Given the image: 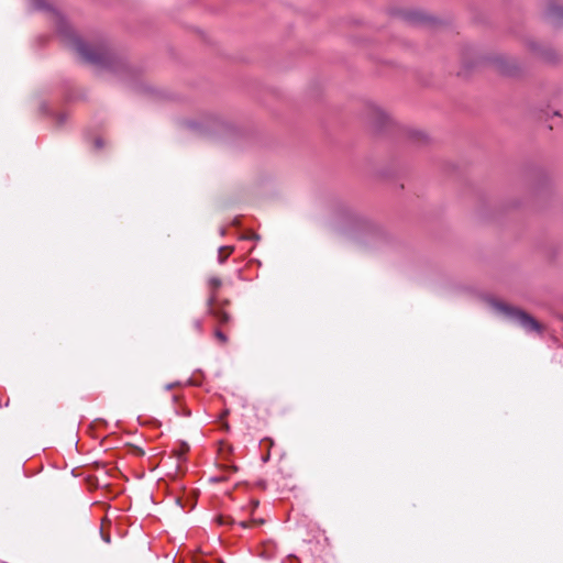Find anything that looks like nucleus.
Listing matches in <instances>:
<instances>
[{"instance_id":"f257e3e1","label":"nucleus","mask_w":563,"mask_h":563,"mask_svg":"<svg viewBox=\"0 0 563 563\" xmlns=\"http://www.w3.org/2000/svg\"><path fill=\"white\" fill-rule=\"evenodd\" d=\"M66 45L86 63L103 65L108 60V53L102 47H92L82 42L76 34H65Z\"/></svg>"},{"instance_id":"f03ea898","label":"nucleus","mask_w":563,"mask_h":563,"mask_svg":"<svg viewBox=\"0 0 563 563\" xmlns=\"http://www.w3.org/2000/svg\"><path fill=\"white\" fill-rule=\"evenodd\" d=\"M495 307L506 316L516 320L527 332H542V325L527 312L503 302H496Z\"/></svg>"},{"instance_id":"7ed1b4c3","label":"nucleus","mask_w":563,"mask_h":563,"mask_svg":"<svg viewBox=\"0 0 563 563\" xmlns=\"http://www.w3.org/2000/svg\"><path fill=\"white\" fill-rule=\"evenodd\" d=\"M228 303V300L220 301L218 296L212 292L207 299V313L213 317L219 323L225 324L231 320L230 314L224 309V306Z\"/></svg>"},{"instance_id":"20e7f679","label":"nucleus","mask_w":563,"mask_h":563,"mask_svg":"<svg viewBox=\"0 0 563 563\" xmlns=\"http://www.w3.org/2000/svg\"><path fill=\"white\" fill-rule=\"evenodd\" d=\"M367 120L373 126L379 129L388 121V115L379 107L372 106L367 111Z\"/></svg>"},{"instance_id":"39448f33","label":"nucleus","mask_w":563,"mask_h":563,"mask_svg":"<svg viewBox=\"0 0 563 563\" xmlns=\"http://www.w3.org/2000/svg\"><path fill=\"white\" fill-rule=\"evenodd\" d=\"M547 18L552 25H561L563 24V7L553 5L549 8Z\"/></svg>"},{"instance_id":"423d86ee","label":"nucleus","mask_w":563,"mask_h":563,"mask_svg":"<svg viewBox=\"0 0 563 563\" xmlns=\"http://www.w3.org/2000/svg\"><path fill=\"white\" fill-rule=\"evenodd\" d=\"M222 282L218 277H210L208 280L210 295L214 292L217 295L218 289L221 287Z\"/></svg>"},{"instance_id":"0eeeda50","label":"nucleus","mask_w":563,"mask_h":563,"mask_svg":"<svg viewBox=\"0 0 563 563\" xmlns=\"http://www.w3.org/2000/svg\"><path fill=\"white\" fill-rule=\"evenodd\" d=\"M408 21L413 23V24H420V23H423L426 22L428 19L422 15L421 13H410L408 16H407Z\"/></svg>"},{"instance_id":"6e6552de","label":"nucleus","mask_w":563,"mask_h":563,"mask_svg":"<svg viewBox=\"0 0 563 563\" xmlns=\"http://www.w3.org/2000/svg\"><path fill=\"white\" fill-rule=\"evenodd\" d=\"M231 251H232V249L225 247V246H221L219 249V263L220 264H223L225 262V260L230 255Z\"/></svg>"},{"instance_id":"1a4fd4ad","label":"nucleus","mask_w":563,"mask_h":563,"mask_svg":"<svg viewBox=\"0 0 563 563\" xmlns=\"http://www.w3.org/2000/svg\"><path fill=\"white\" fill-rule=\"evenodd\" d=\"M264 523V520L263 519H253L251 522H247V521H241L239 525L242 527V528H249L251 526H260V525H263Z\"/></svg>"},{"instance_id":"9d476101","label":"nucleus","mask_w":563,"mask_h":563,"mask_svg":"<svg viewBox=\"0 0 563 563\" xmlns=\"http://www.w3.org/2000/svg\"><path fill=\"white\" fill-rule=\"evenodd\" d=\"M214 336L222 344H225L228 342V336L220 330L214 331Z\"/></svg>"},{"instance_id":"9b49d317","label":"nucleus","mask_w":563,"mask_h":563,"mask_svg":"<svg viewBox=\"0 0 563 563\" xmlns=\"http://www.w3.org/2000/svg\"><path fill=\"white\" fill-rule=\"evenodd\" d=\"M192 328L196 330V332L202 333V330H203L202 320L195 319L192 321Z\"/></svg>"},{"instance_id":"f8f14e48","label":"nucleus","mask_w":563,"mask_h":563,"mask_svg":"<svg viewBox=\"0 0 563 563\" xmlns=\"http://www.w3.org/2000/svg\"><path fill=\"white\" fill-rule=\"evenodd\" d=\"M186 451H189V448L187 446L186 450L184 452H179L178 453V460H181L183 459V455L185 454Z\"/></svg>"},{"instance_id":"ddd939ff","label":"nucleus","mask_w":563,"mask_h":563,"mask_svg":"<svg viewBox=\"0 0 563 563\" xmlns=\"http://www.w3.org/2000/svg\"><path fill=\"white\" fill-rule=\"evenodd\" d=\"M103 540H104L107 543H109V542H110V536H109V534L103 536Z\"/></svg>"}]
</instances>
